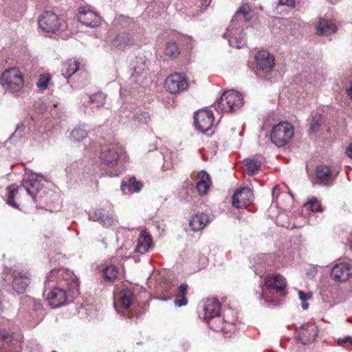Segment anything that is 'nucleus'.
I'll return each instance as SVG.
<instances>
[{
    "label": "nucleus",
    "mask_w": 352,
    "mask_h": 352,
    "mask_svg": "<svg viewBox=\"0 0 352 352\" xmlns=\"http://www.w3.org/2000/svg\"><path fill=\"white\" fill-rule=\"evenodd\" d=\"M43 295L47 296L52 308L64 305L67 300L66 289H77L78 282L73 272L58 268L52 270L46 276Z\"/></svg>",
    "instance_id": "1"
},
{
    "label": "nucleus",
    "mask_w": 352,
    "mask_h": 352,
    "mask_svg": "<svg viewBox=\"0 0 352 352\" xmlns=\"http://www.w3.org/2000/svg\"><path fill=\"white\" fill-rule=\"evenodd\" d=\"M41 188V185L37 175H32L28 179H24L20 186L12 184L7 188V204L14 208H18L19 204L14 199H16L17 201L21 203L20 191L22 189H24L27 194L35 201L36 195Z\"/></svg>",
    "instance_id": "2"
},
{
    "label": "nucleus",
    "mask_w": 352,
    "mask_h": 352,
    "mask_svg": "<svg viewBox=\"0 0 352 352\" xmlns=\"http://www.w3.org/2000/svg\"><path fill=\"white\" fill-rule=\"evenodd\" d=\"M38 27L43 33L48 35L60 36L66 39L67 34L64 32L67 29L65 21L60 18L54 12L44 11L38 18Z\"/></svg>",
    "instance_id": "3"
},
{
    "label": "nucleus",
    "mask_w": 352,
    "mask_h": 352,
    "mask_svg": "<svg viewBox=\"0 0 352 352\" xmlns=\"http://www.w3.org/2000/svg\"><path fill=\"white\" fill-rule=\"evenodd\" d=\"M287 294V280L278 273L268 274L264 278V287L262 288L261 298L267 302L276 301L270 294H278L283 296Z\"/></svg>",
    "instance_id": "4"
},
{
    "label": "nucleus",
    "mask_w": 352,
    "mask_h": 352,
    "mask_svg": "<svg viewBox=\"0 0 352 352\" xmlns=\"http://www.w3.org/2000/svg\"><path fill=\"white\" fill-rule=\"evenodd\" d=\"M294 135V126L289 122L282 121L272 127L270 139L273 144L278 147H282L291 142Z\"/></svg>",
    "instance_id": "5"
},
{
    "label": "nucleus",
    "mask_w": 352,
    "mask_h": 352,
    "mask_svg": "<svg viewBox=\"0 0 352 352\" xmlns=\"http://www.w3.org/2000/svg\"><path fill=\"white\" fill-rule=\"evenodd\" d=\"M243 104V96L235 90H228L219 99L215 104V108L221 112L231 113L239 110Z\"/></svg>",
    "instance_id": "6"
},
{
    "label": "nucleus",
    "mask_w": 352,
    "mask_h": 352,
    "mask_svg": "<svg viewBox=\"0 0 352 352\" xmlns=\"http://www.w3.org/2000/svg\"><path fill=\"white\" fill-rule=\"evenodd\" d=\"M1 82L6 91L10 93H16L23 88L24 80L20 70L12 67L6 69L3 73Z\"/></svg>",
    "instance_id": "7"
},
{
    "label": "nucleus",
    "mask_w": 352,
    "mask_h": 352,
    "mask_svg": "<svg viewBox=\"0 0 352 352\" xmlns=\"http://www.w3.org/2000/svg\"><path fill=\"white\" fill-rule=\"evenodd\" d=\"M232 314V311H229L228 314H224L223 318H221L219 315L206 322L210 329L214 331L230 333L235 329V323L236 322V318Z\"/></svg>",
    "instance_id": "8"
},
{
    "label": "nucleus",
    "mask_w": 352,
    "mask_h": 352,
    "mask_svg": "<svg viewBox=\"0 0 352 352\" xmlns=\"http://www.w3.org/2000/svg\"><path fill=\"white\" fill-rule=\"evenodd\" d=\"M188 86L187 78L180 73H175L168 76L164 84L165 90L171 94H180L186 91Z\"/></svg>",
    "instance_id": "9"
},
{
    "label": "nucleus",
    "mask_w": 352,
    "mask_h": 352,
    "mask_svg": "<svg viewBox=\"0 0 352 352\" xmlns=\"http://www.w3.org/2000/svg\"><path fill=\"white\" fill-rule=\"evenodd\" d=\"M296 339L302 344H309L314 342L318 335V327L312 322L302 324L296 328Z\"/></svg>",
    "instance_id": "10"
},
{
    "label": "nucleus",
    "mask_w": 352,
    "mask_h": 352,
    "mask_svg": "<svg viewBox=\"0 0 352 352\" xmlns=\"http://www.w3.org/2000/svg\"><path fill=\"white\" fill-rule=\"evenodd\" d=\"M254 63L256 69L265 74L272 72L275 67V58L267 50L258 51L254 56Z\"/></svg>",
    "instance_id": "11"
},
{
    "label": "nucleus",
    "mask_w": 352,
    "mask_h": 352,
    "mask_svg": "<svg viewBox=\"0 0 352 352\" xmlns=\"http://www.w3.org/2000/svg\"><path fill=\"white\" fill-rule=\"evenodd\" d=\"M194 120L196 127L202 133L208 132L214 126L213 112L208 109L199 110L195 113Z\"/></svg>",
    "instance_id": "12"
},
{
    "label": "nucleus",
    "mask_w": 352,
    "mask_h": 352,
    "mask_svg": "<svg viewBox=\"0 0 352 352\" xmlns=\"http://www.w3.org/2000/svg\"><path fill=\"white\" fill-rule=\"evenodd\" d=\"M78 20L82 24L89 28H96L101 22L100 16L87 6L79 8Z\"/></svg>",
    "instance_id": "13"
},
{
    "label": "nucleus",
    "mask_w": 352,
    "mask_h": 352,
    "mask_svg": "<svg viewBox=\"0 0 352 352\" xmlns=\"http://www.w3.org/2000/svg\"><path fill=\"white\" fill-rule=\"evenodd\" d=\"M134 299V294L130 289H122L114 293V308L120 313V307L125 311L130 307Z\"/></svg>",
    "instance_id": "14"
},
{
    "label": "nucleus",
    "mask_w": 352,
    "mask_h": 352,
    "mask_svg": "<svg viewBox=\"0 0 352 352\" xmlns=\"http://www.w3.org/2000/svg\"><path fill=\"white\" fill-rule=\"evenodd\" d=\"M254 195L249 188H243L235 191L232 196V205L235 208H246L252 201Z\"/></svg>",
    "instance_id": "15"
},
{
    "label": "nucleus",
    "mask_w": 352,
    "mask_h": 352,
    "mask_svg": "<svg viewBox=\"0 0 352 352\" xmlns=\"http://www.w3.org/2000/svg\"><path fill=\"white\" fill-rule=\"evenodd\" d=\"M192 178L196 182L195 188L200 196L206 195L212 186L211 177L205 170L198 172L195 176Z\"/></svg>",
    "instance_id": "16"
},
{
    "label": "nucleus",
    "mask_w": 352,
    "mask_h": 352,
    "mask_svg": "<svg viewBox=\"0 0 352 352\" xmlns=\"http://www.w3.org/2000/svg\"><path fill=\"white\" fill-rule=\"evenodd\" d=\"M331 276L335 280L346 281L352 277L351 265L344 262L335 265L331 270Z\"/></svg>",
    "instance_id": "17"
},
{
    "label": "nucleus",
    "mask_w": 352,
    "mask_h": 352,
    "mask_svg": "<svg viewBox=\"0 0 352 352\" xmlns=\"http://www.w3.org/2000/svg\"><path fill=\"white\" fill-rule=\"evenodd\" d=\"M30 274L27 272H14L12 287L18 294H23L26 290L30 280Z\"/></svg>",
    "instance_id": "18"
},
{
    "label": "nucleus",
    "mask_w": 352,
    "mask_h": 352,
    "mask_svg": "<svg viewBox=\"0 0 352 352\" xmlns=\"http://www.w3.org/2000/svg\"><path fill=\"white\" fill-rule=\"evenodd\" d=\"M153 247L152 236L146 230H142L138 240L136 252L140 254H144L150 251Z\"/></svg>",
    "instance_id": "19"
},
{
    "label": "nucleus",
    "mask_w": 352,
    "mask_h": 352,
    "mask_svg": "<svg viewBox=\"0 0 352 352\" xmlns=\"http://www.w3.org/2000/svg\"><path fill=\"white\" fill-rule=\"evenodd\" d=\"M209 223V217L208 214L200 212L191 216L189 220V226L194 232L203 230Z\"/></svg>",
    "instance_id": "20"
},
{
    "label": "nucleus",
    "mask_w": 352,
    "mask_h": 352,
    "mask_svg": "<svg viewBox=\"0 0 352 352\" xmlns=\"http://www.w3.org/2000/svg\"><path fill=\"white\" fill-rule=\"evenodd\" d=\"M144 184L141 181L137 180L135 176L129 177L126 181H122L120 188L124 194L139 192Z\"/></svg>",
    "instance_id": "21"
},
{
    "label": "nucleus",
    "mask_w": 352,
    "mask_h": 352,
    "mask_svg": "<svg viewBox=\"0 0 352 352\" xmlns=\"http://www.w3.org/2000/svg\"><path fill=\"white\" fill-rule=\"evenodd\" d=\"M221 308V305L217 300H208L204 306V320L206 321L212 318L219 316Z\"/></svg>",
    "instance_id": "22"
},
{
    "label": "nucleus",
    "mask_w": 352,
    "mask_h": 352,
    "mask_svg": "<svg viewBox=\"0 0 352 352\" xmlns=\"http://www.w3.org/2000/svg\"><path fill=\"white\" fill-rule=\"evenodd\" d=\"M315 174L319 182L324 185H329L333 180L332 172L327 165H318L316 167Z\"/></svg>",
    "instance_id": "23"
},
{
    "label": "nucleus",
    "mask_w": 352,
    "mask_h": 352,
    "mask_svg": "<svg viewBox=\"0 0 352 352\" xmlns=\"http://www.w3.org/2000/svg\"><path fill=\"white\" fill-rule=\"evenodd\" d=\"M80 62L75 58L66 60L63 64L62 74L65 78H69L78 70L80 69Z\"/></svg>",
    "instance_id": "24"
},
{
    "label": "nucleus",
    "mask_w": 352,
    "mask_h": 352,
    "mask_svg": "<svg viewBox=\"0 0 352 352\" xmlns=\"http://www.w3.org/2000/svg\"><path fill=\"white\" fill-rule=\"evenodd\" d=\"M336 31V25L329 20L320 19L316 26V34L318 35H329Z\"/></svg>",
    "instance_id": "25"
},
{
    "label": "nucleus",
    "mask_w": 352,
    "mask_h": 352,
    "mask_svg": "<svg viewBox=\"0 0 352 352\" xmlns=\"http://www.w3.org/2000/svg\"><path fill=\"white\" fill-rule=\"evenodd\" d=\"M113 43L118 50H124L126 46L132 44V41L129 34L122 32L117 36Z\"/></svg>",
    "instance_id": "26"
},
{
    "label": "nucleus",
    "mask_w": 352,
    "mask_h": 352,
    "mask_svg": "<svg viewBox=\"0 0 352 352\" xmlns=\"http://www.w3.org/2000/svg\"><path fill=\"white\" fill-rule=\"evenodd\" d=\"M164 54L172 59L177 58L180 54V49L176 42L168 41L165 43Z\"/></svg>",
    "instance_id": "27"
},
{
    "label": "nucleus",
    "mask_w": 352,
    "mask_h": 352,
    "mask_svg": "<svg viewBox=\"0 0 352 352\" xmlns=\"http://www.w3.org/2000/svg\"><path fill=\"white\" fill-rule=\"evenodd\" d=\"M244 164L248 174L251 176L258 173L261 167V162L256 159H245Z\"/></svg>",
    "instance_id": "28"
},
{
    "label": "nucleus",
    "mask_w": 352,
    "mask_h": 352,
    "mask_svg": "<svg viewBox=\"0 0 352 352\" xmlns=\"http://www.w3.org/2000/svg\"><path fill=\"white\" fill-rule=\"evenodd\" d=\"M87 131L85 129L84 126H78L72 130L70 134V137L72 140L80 142L87 138Z\"/></svg>",
    "instance_id": "29"
},
{
    "label": "nucleus",
    "mask_w": 352,
    "mask_h": 352,
    "mask_svg": "<svg viewBox=\"0 0 352 352\" xmlns=\"http://www.w3.org/2000/svg\"><path fill=\"white\" fill-rule=\"evenodd\" d=\"M92 219L94 221L100 222L104 226L108 227L109 225V218L103 209H98L95 211Z\"/></svg>",
    "instance_id": "30"
},
{
    "label": "nucleus",
    "mask_w": 352,
    "mask_h": 352,
    "mask_svg": "<svg viewBox=\"0 0 352 352\" xmlns=\"http://www.w3.org/2000/svg\"><path fill=\"white\" fill-rule=\"evenodd\" d=\"M106 96L102 92H97L89 96V100L92 107H99L104 103Z\"/></svg>",
    "instance_id": "31"
},
{
    "label": "nucleus",
    "mask_w": 352,
    "mask_h": 352,
    "mask_svg": "<svg viewBox=\"0 0 352 352\" xmlns=\"http://www.w3.org/2000/svg\"><path fill=\"white\" fill-rule=\"evenodd\" d=\"M323 122L322 116L321 114H315L312 116L310 122V131L312 133H316L319 131L320 126Z\"/></svg>",
    "instance_id": "32"
},
{
    "label": "nucleus",
    "mask_w": 352,
    "mask_h": 352,
    "mask_svg": "<svg viewBox=\"0 0 352 352\" xmlns=\"http://www.w3.org/2000/svg\"><path fill=\"white\" fill-rule=\"evenodd\" d=\"M51 76L48 74H41L36 82L37 87L41 90H45L47 88Z\"/></svg>",
    "instance_id": "33"
},
{
    "label": "nucleus",
    "mask_w": 352,
    "mask_h": 352,
    "mask_svg": "<svg viewBox=\"0 0 352 352\" xmlns=\"http://www.w3.org/2000/svg\"><path fill=\"white\" fill-rule=\"evenodd\" d=\"M305 207H307L313 212H322L323 210V208L320 202L316 199H310L305 204Z\"/></svg>",
    "instance_id": "34"
},
{
    "label": "nucleus",
    "mask_w": 352,
    "mask_h": 352,
    "mask_svg": "<svg viewBox=\"0 0 352 352\" xmlns=\"http://www.w3.org/2000/svg\"><path fill=\"white\" fill-rule=\"evenodd\" d=\"M338 344L340 346L346 348L347 349L352 350V337L346 336L344 338H338L337 340Z\"/></svg>",
    "instance_id": "35"
},
{
    "label": "nucleus",
    "mask_w": 352,
    "mask_h": 352,
    "mask_svg": "<svg viewBox=\"0 0 352 352\" xmlns=\"http://www.w3.org/2000/svg\"><path fill=\"white\" fill-rule=\"evenodd\" d=\"M250 7L248 3L243 4L236 12V14H242L244 16L245 21H248L250 19L249 14L250 12Z\"/></svg>",
    "instance_id": "36"
},
{
    "label": "nucleus",
    "mask_w": 352,
    "mask_h": 352,
    "mask_svg": "<svg viewBox=\"0 0 352 352\" xmlns=\"http://www.w3.org/2000/svg\"><path fill=\"white\" fill-rule=\"evenodd\" d=\"M113 155H117L118 158L124 157L126 155V152L122 146L116 144L113 145V148H111V157Z\"/></svg>",
    "instance_id": "37"
},
{
    "label": "nucleus",
    "mask_w": 352,
    "mask_h": 352,
    "mask_svg": "<svg viewBox=\"0 0 352 352\" xmlns=\"http://www.w3.org/2000/svg\"><path fill=\"white\" fill-rule=\"evenodd\" d=\"M188 288V286L187 284H181L178 287L176 297L179 298V296H186Z\"/></svg>",
    "instance_id": "38"
},
{
    "label": "nucleus",
    "mask_w": 352,
    "mask_h": 352,
    "mask_svg": "<svg viewBox=\"0 0 352 352\" xmlns=\"http://www.w3.org/2000/svg\"><path fill=\"white\" fill-rule=\"evenodd\" d=\"M137 118L139 122L144 124H147L150 121V116L147 112H141L138 114Z\"/></svg>",
    "instance_id": "39"
},
{
    "label": "nucleus",
    "mask_w": 352,
    "mask_h": 352,
    "mask_svg": "<svg viewBox=\"0 0 352 352\" xmlns=\"http://www.w3.org/2000/svg\"><path fill=\"white\" fill-rule=\"evenodd\" d=\"M109 265L103 266L101 270L100 269V272H101V276L107 281L110 280V276L109 275Z\"/></svg>",
    "instance_id": "40"
},
{
    "label": "nucleus",
    "mask_w": 352,
    "mask_h": 352,
    "mask_svg": "<svg viewBox=\"0 0 352 352\" xmlns=\"http://www.w3.org/2000/svg\"><path fill=\"white\" fill-rule=\"evenodd\" d=\"M188 303V299L186 296H179V298L176 297L175 300V304L178 307L185 306Z\"/></svg>",
    "instance_id": "41"
},
{
    "label": "nucleus",
    "mask_w": 352,
    "mask_h": 352,
    "mask_svg": "<svg viewBox=\"0 0 352 352\" xmlns=\"http://www.w3.org/2000/svg\"><path fill=\"white\" fill-rule=\"evenodd\" d=\"M272 194L273 201H277L280 195V189L279 186L276 185L274 187Z\"/></svg>",
    "instance_id": "42"
},
{
    "label": "nucleus",
    "mask_w": 352,
    "mask_h": 352,
    "mask_svg": "<svg viewBox=\"0 0 352 352\" xmlns=\"http://www.w3.org/2000/svg\"><path fill=\"white\" fill-rule=\"evenodd\" d=\"M198 6L201 9H206L209 6L211 3V0H196Z\"/></svg>",
    "instance_id": "43"
},
{
    "label": "nucleus",
    "mask_w": 352,
    "mask_h": 352,
    "mask_svg": "<svg viewBox=\"0 0 352 352\" xmlns=\"http://www.w3.org/2000/svg\"><path fill=\"white\" fill-rule=\"evenodd\" d=\"M0 338L7 343L11 341V336L6 331H0Z\"/></svg>",
    "instance_id": "44"
},
{
    "label": "nucleus",
    "mask_w": 352,
    "mask_h": 352,
    "mask_svg": "<svg viewBox=\"0 0 352 352\" xmlns=\"http://www.w3.org/2000/svg\"><path fill=\"white\" fill-rule=\"evenodd\" d=\"M279 4L286 5L291 8H295L296 6V3L294 0H280Z\"/></svg>",
    "instance_id": "45"
},
{
    "label": "nucleus",
    "mask_w": 352,
    "mask_h": 352,
    "mask_svg": "<svg viewBox=\"0 0 352 352\" xmlns=\"http://www.w3.org/2000/svg\"><path fill=\"white\" fill-rule=\"evenodd\" d=\"M298 295L300 300L303 301L307 300L311 297V294L310 293H305L302 291H300L298 292Z\"/></svg>",
    "instance_id": "46"
},
{
    "label": "nucleus",
    "mask_w": 352,
    "mask_h": 352,
    "mask_svg": "<svg viewBox=\"0 0 352 352\" xmlns=\"http://www.w3.org/2000/svg\"><path fill=\"white\" fill-rule=\"evenodd\" d=\"M144 68H145V63L144 62H142L141 66H138V67L134 66V72L136 73L137 74H140L143 72V71L144 70Z\"/></svg>",
    "instance_id": "47"
},
{
    "label": "nucleus",
    "mask_w": 352,
    "mask_h": 352,
    "mask_svg": "<svg viewBox=\"0 0 352 352\" xmlns=\"http://www.w3.org/2000/svg\"><path fill=\"white\" fill-rule=\"evenodd\" d=\"M118 274V270L117 269V267L113 265H111V280H113V278H115L116 277H117Z\"/></svg>",
    "instance_id": "48"
},
{
    "label": "nucleus",
    "mask_w": 352,
    "mask_h": 352,
    "mask_svg": "<svg viewBox=\"0 0 352 352\" xmlns=\"http://www.w3.org/2000/svg\"><path fill=\"white\" fill-rule=\"evenodd\" d=\"M346 153L348 157L352 159V142L349 144L346 150Z\"/></svg>",
    "instance_id": "49"
},
{
    "label": "nucleus",
    "mask_w": 352,
    "mask_h": 352,
    "mask_svg": "<svg viewBox=\"0 0 352 352\" xmlns=\"http://www.w3.org/2000/svg\"><path fill=\"white\" fill-rule=\"evenodd\" d=\"M101 152H102V153H101V155H100L101 156H102V155H104V156H109V155H109V150L108 146H106V148H102V149H101Z\"/></svg>",
    "instance_id": "50"
},
{
    "label": "nucleus",
    "mask_w": 352,
    "mask_h": 352,
    "mask_svg": "<svg viewBox=\"0 0 352 352\" xmlns=\"http://www.w3.org/2000/svg\"><path fill=\"white\" fill-rule=\"evenodd\" d=\"M346 93L350 98V99L352 100V84L351 86L346 89Z\"/></svg>",
    "instance_id": "51"
},
{
    "label": "nucleus",
    "mask_w": 352,
    "mask_h": 352,
    "mask_svg": "<svg viewBox=\"0 0 352 352\" xmlns=\"http://www.w3.org/2000/svg\"><path fill=\"white\" fill-rule=\"evenodd\" d=\"M302 307L304 309H307V307H308V303H307V302H303L302 303Z\"/></svg>",
    "instance_id": "52"
},
{
    "label": "nucleus",
    "mask_w": 352,
    "mask_h": 352,
    "mask_svg": "<svg viewBox=\"0 0 352 352\" xmlns=\"http://www.w3.org/2000/svg\"><path fill=\"white\" fill-rule=\"evenodd\" d=\"M133 316V314L131 311H128V317L131 318Z\"/></svg>",
    "instance_id": "53"
},
{
    "label": "nucleus",
    "mask_w": 352,
    "mask_h": 352,
    "mask_svg": "<svg viewBox=\"0 0 352 352\" xmlns=\"http://www.w3.org/2000/svg\"><path fill=\"white\" fill-rule=\"evenodd\" d=\"M104 160H105V162H107L108 163V162H109V161H108V159L104 158Z\"/></svg>",
    "instance_id": "54"
}]
</instances>
